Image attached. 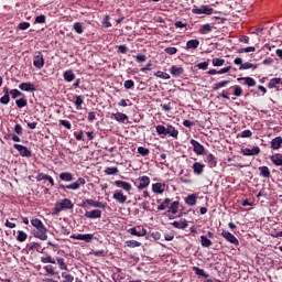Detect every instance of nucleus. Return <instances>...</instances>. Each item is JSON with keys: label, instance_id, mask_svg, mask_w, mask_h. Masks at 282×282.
<instances>
[{"label": "nucleus", "instance_id": "49", "mask_svg": "<svg viewBox=\"0 0 282 282\" xmlns=\"http://www.w3.org/2000/svg\"><path fill=\"white\" fill-rule=\"evenodd\" d=\"M224 63H226V61L221 59V58H214L213 59L214 67H221L224 65Z\"/></svg>", "mask_w": 282, "mask_h": 282}, {"label": "nucleus", "instance_id": "1", "mask_svg": "<svg viewBox=\"0 0 282 282\" xmlns=\"http://www.w3.org/2000/svg\"><path fill=\"white\" fill-rule=\"evenodd\" d=\"M31 224L36 229L34 237L41 239V241H47V227L43 225V221H41L39 218H34L31 220Z\"/></svg>", "mask_w": 282, "mask_h": 282}, {"label": "nucleus", "instance_id": "11", "mask_svg": "<svg viewBox=\"0 0 282 282\" xmlns=\"http://www.w3.org/2000/svg\"><path fill=\"white\" fill-rule=\"evenodd\" d=\"M84 184H86L85 178L79 177L76 182L66 185V188L68 191H78V188H80V186H84Z\"/></svg>", "mask_w": 282, "mask_h": 282}, {"label": "nucleus", "instance_id": "41", "mask_svg": "<svg viewBox=\"0 0 282 282\" xmlns=\"http://www.w3.org/2000/svg\"><path fill=\"white\" fill-rule=\"evenodd\" d=\"M154 76H156L158 78H162L163 80H169V78H171V75H169L167 73H164L162 70H158Z\"/></svg>", "mask_w": 282, "mask_h": 282}, {"label": "nucleus", "instance_id": "10", "mask_svg": "<svg viewBox=\"0 0 282 282\" xmlns=\"http://www.w3.org/2000/svg\"><path fill=\"white\" fill-rule=\"evenodd\" d=\"M191 144L194 149V153H196L197 155H204L205 148L204 145H202V143H199L195 139H192Z\"/></svg>", "mask_w": 282, "mask_h": 282}, {"label": "nucleus", "instance_id": "48", "mask_svg": "<svg viewBox=\"0 0 282 282\" xmlns=\"http://www.w3.org/2000/svg\"><path fill=\"white\" fill-rule=\"evenodd\" d=\"M56 261L61 270H67V264H65V260L63 258H56Z\"/></svg>", "mask_w": 282, "mask_h": 282}, {"label": "nucleus", "instance_id": "31", "mask_svg": "<svg viewBox=\"0 0 282 282\" xmlns=\"http://www.w3.org/2000/svg\"><path fill=\"white\" fill-rule=\"evenodd\" d=\"M187 50H197L199 47V40H189L186 43Z\"/></svg>", "mask_w": 282, "mask_h": 282}, {"label": "nucleus", "instance_id": "15", "mask_svg": "<svg viewBox=\"0 0 282 282\" xmlns=\"http://www.w3.org/2000/svg\"><path fill=\"white\" fill-rule=\"evenodd\" d=\"M151 184V178L149 176H141L139 177V185L138 189L142 191L143 188H147Z\"/></svg>", "mask_w": 282, "mask_h": 282}, {"label": "nucleus", "instance_id": "39", "mask_svg": "<svg viewBox=\"0 0 282 282\" xmlns=\"http://www.w3.org/2000/svg\"><path fill=\"white\" fill-rule=\"evenodd\" d=\"M239 69L240 70H242V69H257V65H254L250 62H246V63L240 65Z\"/></svg>", "mask_w": 282, "mask_h": 282}, {"label": "nucleus", "instance_id": "42", "mask_svg": "<svg viewBox=\"0 0 282 282\" xmlns=\"http://www.w3.org/2000/svg\"><path fill=\"white\" fill-rule=\"evenodd\" d=\"M17 239H18V241L23 243V241H25L28 239V234H25V231L19 230Z\"/></svg>", "mask_w": 282, "mask_h": 282}, {"label": "nucleus", "instance_id": "7", "mask_svg": "<svg viewBox=\"0 0 282 282\" xmlns=\"http://www.w3.org/2000/svg\"><path fill=\"white\" fill-rule=\"evenodd\" d=\"M133 237H147V229L144 227H132L128 230Z\"/></svg>", "mask_w": 282, "mask_h": 282}, {"label": "nucleus", "instance_id": "22", "mask_svg": "<svg viewBox=\"0 0 282 282\" xmlns=\"http://www.w3.org/2000/svg\"><path fill=\"white\" fill-rule=\"evenodd\" d=\"M281 144H282V138L276 137V138L272 139V141H271V149L273 151H279V149H281Z\"/></svg>", "mask_w": 282, "mask_h": 282}, {"label": "nucleus", "instance_id": "60", "mask_svg": "<svg viewBox=\"0 0 282 282\" xmlns=\"http://www.w3.org/2000/svg\"><path fill=\"white\" fill-rule=\"evenodd\" d=\"M59 123L62 127H65V129H72V123L68 120H61Z\"/></svg>", "mask_w": 282, "mask_h": 282}, {"label": "nucleus", "instance_id": "55", "mask_svg": "<svg viewBox=\"0 0 282 282\" xmlns=\"http://www.w3.org/2000/svg\"><path fill=\"white\" fill-rule=\"evenodd\" d=\"M135 85V83L131 79H128L124 82L123 87L124 89H132V87Z\"/></svg>", "mask_w": 282, "mask_h": 282}, {"label": "nucleus", "instance_id": "23", "mask_svg": "<svg viewBox=\"0 0 282 282\" xmlns=\"http://www.w3.org/2000/svg\"><path fill=\"white\" fill-rule=\"evenodd\" d=\"M205 162L208 164L209 169H215V166H217V158L213 154H208Z\"/></svg>", "mask_w": 282, "mask_h": 282}, {"label": "nucleus", "instance_id": "12", "mask_svg": "<svg viewBox=\"0 0 282 282\" xmlns=\"http://www.w3.org/2000/svg\"><path fill=\"white\" fill-rule=\"evenodd\" d=\"M87 219H100L102 217V212L100 209H93L85 213Z\"/></svg>", "mask_w": 282, "mask_h": 282}, {"label": "nucleus", "instance_id": "54", "mask_svg": "<svg viewBox=\"0 0 282 282\" xmlns=\"http://www.w3.org/2000/svg\"><path fill=\"white\" fill-rule=\"evenodd\" d=\"M164 52L165 54H170V56H173V54H177V47H166Z\"/></svg>", "mask_w": 282, "mask_h": 282}, {"label": "nucleus", "instance_id": "14", "mask_svg": "<svg viewBox=\"0 0 282 282\" xmlns=\"http://www.w3.org/2000/svg\"><path fill=\"white\" fill-rule=\"evenodd\" d=\"M242 155L250 156V155H259L261 153V149L259 147H253L252 149H243L241 150Z\"/></svg>", "mask_w": 282, "mask_h": 282}, {"label": "nucleus", "instance_id": "13", "mask_svg": "<svg viewBox=\"0 0 282 282\" xmlns=\"http://www.w3.org/2000/svg\"><path fill=\"white\" fill-rule=\"evenodd\" d=\"M86 203L91 208H102V209L107 208V204H105L102 202L94 200V199H90V198H87Z\"/></svg>", "mask_w": 282, "mask_h": 282}, {"label": "nucleus", "instance_id": "53", "mask_svg": "<svg viewBox=\"0 0 282 282\" xmlns=\"http://www.w3.org/2000/svg\"><path fill=\"white\" fill-rule=\"evenodd\" d=\"M12 98H19V96H23V93H21L19 89H11L9 93Z\"/></svg>", "mask_w": 282, "mask_h": 282}, {"label": "nucleus", "instance_id": "8", "mask_svg": "<svg viewBox=\"0 0 282 282\" xmlns=\"http://www.w3.org/2000/svg\"><path fill=\"white\" fill-rule=\"evenodd\" d=\"M73 239L78 241H86V243H91L94 241V234H78L77 236H72Z\"/></svg>", "mask_w": 282, "mask_h": 282}, {"label": "nucleus", "instance_id": "64", "mask_svg": "<svg viewBox=\"0 0 282 282\" xmlns=\"http://www.w3.org/2000/svg\"><path fill=\"white\" fill-rule=\"evenodd\" d=\"M35 23H45V15L44 14L37 15L35 18Z\"/></svg>", "mask_w": 282, "mask_h": 282}, {"label": "nucleus", "instance_id": "63", "mask_svg": "<svg viewBox=\"0 0 282 282\" xmlns=\"http://www.w3.org/2000/svg\"><path fill=\"white\" fill-rule=\"evenodd\" d=\"M75 105H76L77 109H80V105H83V97L77 96L76 100H75Z\"/></svg>", "mask_w": 282, "mask_h": 282}, {"label": "nucleus", "instance_id": "26", "mask_svg": "<svg viewBox=\"0 0 282 282\" xmlns=\"http://www.w3.org/2000/svg\"><path fill=\"white\" fill-rule=\"evenodd\" d=\"M63 76L66 83H72L76 78V74H74V70L72 69L65 70Z\"/></svg>", "mask_w": 282, "mask_h": 282}, {"label": "nucleus", "instance_id": "5", "mask_svg": "<svg viewBox=\"0 0 282 282\" xmlns=\"http://www.w3.org/2000/svg\"><path fill=\"white\" fill-rule=\"evenodd\" d=\"M14 149L19 151L22 158H32V152L25 145H21L19 143L13 144Z\"/></svg>", "mask_w": 282, "mask_h": 282}, {"label": "nucleus", "instance_id": "6", "mask_svg": "<svg viewBox=\"0 0 282 282\" xmlns=\"http://www.w3.org/2000/svg\"><path fill=\"white\" fill-rule=\"evenodd\" d=\"M193 14H207L210 15L213 14V8L208 6H200V8H194L192 9Z\"/></svg>", "mask_w": 282, "mask_h": 282}, {"label": "nucleus", "instance_id": "57", "mask_svg": "<svg viewBox=\"0 0 282 282\" xmlns=\"http://www.w3.org/2000/svg\"><path fill=\"white\" fill-rule=\"evenodd\" d=\"M14 132H15L18 135H23V127H21V124H15V126H14Z\"/></svg>", "mask_w": 282, "mask_h": 282}, {"label": "nucleus", "instance_id": "28", "mask_svg": "<svg viewBox=\"0 0 282 282\" xmlns=\"http://www.w3.org/2000/svg\"><path fill=\"white\" fill-rule=\"evenodd\" d=\"M185 204H187V206H195V204H197V195L196 194L188 195L185 198Z\"/></svg>", "mask_w": 282, "mask_h": 282}, {"label": "nucleus", "instance_id": "62", "mask_svg": "<svg viewBox=\"0 0 282 282\" xmlns=\"http://www.w3.org/2000/svg\"><path fill=\"white\" fill-rule=\"evenodd\" d=\"M18 28L19 30H28L30 28V22H21Z\"/></svg>", "mask_w": 282, "mask_h": 282}, {"label": "nucleus", "instance_id": "17", "mask_svg": "<svg viewBox=\"0 0 282 282\" xmlns=\"http://www.w3.org/2000/svg\"><path fill=\"white\" fill-rule=\"evenodd\" d=\"M19 89H21V91H36V86L32 83H22L19 85Z\"/></svg>", "mask_w": 282, "mask_h": 282}, {"label": "nucleus", "instance_id": "3", "mask_svg": "<svg viewBox=\"0 0 282 282\" xmlns=\"http://www.w3.org/2000/svg\"><path fill=\"white\" fill-rule=\"evenodd\" d=\"M74 209V203H72L68 198H64L59 203L55 205V215H58L61 210H72Z\"/></svg>", "mask_w": 282, "mask_h": 282}, {"label": "nucleus", "instance_id": "16", "mask_svg": "<svg viewBox=\"0 0 282 282\" xmlns=\"http://www.w3.org/2000/svg\"><path fill=\"white\" fill-rule=\"evenodd\" d=\"M112 197L118 204L127 203V196L124 194H122V192H120V191L115 192Z\"/></svg>", "mask_w": 282, "mask_h": 282}, {"label": "nucleus", "instance_id": "59", "mask_svg": "<svg viewBox=\"0 0 282 282\" xmlns=\"http://www.w3.org/2000/svg\"><path fill=\"white\" fill-rule=\"evenodd\" d=\"M240 138H252V131L245 130L241 132Z\"/></svg>", "mask_w": 282, "mask_h": 282}, {"label": "nucleus", "instance_id": "20", "mask_svg": "<svg viewBox=\"0 0 282 282\" xmlns=\"http://www.w3.org/2000/svg\"><path fill=\"white\" fill-rule=\"evenodd\" d=\"M192 169L195 175H202V173H204L205 165L199 162H195Z\"/></svg>", "mask_w": 282, "mask_h": 282}, {"label": "nucleus", "instance_id": "35", "mask_svg": "<svg viewBox=\"0 0 282 282\" xmlns=\"http://www.w3.org/2000/svg\"><path fill=\"white\" fill-rule=\"evenodd\" d=\"M153 193H156L158 195H162L164 193V189L162 188V183H155L152 185Z\"/></svg>", "mask_w": 282, "mask_h": 282}, {"label": "nucleus", "instance_id": "30", "mask_svg": "<svg viewBox=\"0 0 282 282\" xmlns=\"http://www.w3.org/2000/svg\"><path fill=\"white\" fill-rule=\"evenodd\" d=\"M180 210V202L175 200L171 203L170 209L167 213H172V215H177V212Z\"/></svg>", "mask_w": 282, "mask_h": 282}, {"label": "nucleus", "instance_id": "38", "mask_svg": "<svg viewBox=\"0 0 282 282\" xmlns=\"http://www.w3.org/2000/svg\"><path fill=\"white\" fill-rule=\"evenodd\" d=\"M73 30H75L77 34H83L85 32V29H83V24L80 22H75Z\"/></svg>", "mask_w": 282, "mask_h": 282}, {"label": "nucleus", "instance_id": "33", "mask_svg": "<svg viewBox=\"0 0 282 282\" xmlns=\"http://www.w3.org/2000/svg\"><path fill=\"white\" fill-rule=\"evenodd\" d=\"M113 116H115V120H117V122H124V120H129V117L122 112H117Z\"/></svg>", "mask_w": 282, "mask_h": 282}, {"label": "nucleus", "instance_id": "29", "mask_svg": "<svg viewBox=\"0 0 282 282\" xmlns=\"http://www.w3.org/2000/svg\"><path fill=\"white\" fill-rule=\"evenodd\" d=\"M59 180H62V182H73L74 175L69 172H64L59 174Z\"/></svg>", "mask_w": 282, "mask_h": 282}, {"label": "nucleus", "instance_id": "25", "mask_svg": "<svg viewBox=\"0 0 282 282\" xmlns=\"http://www.w3.org/2000/svg\"><path fill=\"white\" fill-rule=\"evenodd\" d=\"M271 162L275 166H282V154L281 153H275V154L271 155Z\"/></svg>", "mask_w": 282, "mask_h": 282}, {"label": "nucleus", "instance_id": "4", "mask_svg": "<svg viewBox=\"0 0 282 282\" xmlns=\"http://www.w3.org/2000/svg\"><path fill=\"white\" fill-rule=\"evenodd\" d=\"M33 65L36 69H43L45 65V58L43 57V53L41 51L35 52Z\"/></svg>", "mask_w": 282, "mask_h": 282}, {"label": "nucleus", "instance_id": "46", "mask_svg": "<svg viewBox=\"0 0 282 282\" xmlns=\"http://www.w3.org/2000/svg\"><path fill=\"white\" fill-rule=\"evenodd\" d=\"M44 270L47 274H51V276H56V274H58V272L54 271V267L50 264L44 267Z\"/></svg>", "mask_w": 282, "mask_h": 282}, {"label": "nucleus", "instance_id": "36", "mask_svg": "<svg viewBox=\"0 0 282 282\" xmlns=\"http://www.w3.org/2000/svg\"><path fill=\"white\" fill-rule=\"evenodd\" d=\"M171 206V198H165L158 207V210H166Z\"/></svg>", "mask_w": 282, "mask_h": 282}, {"label": "nucleus", "instance_id": "50", "mask_svg": "<svg viewBox=\"0 0 282 282\" xmlns=\"http://www.w3.org/2000/svg\"><path fill=\"white\" fill-rule=\"evenodd\" d=\"M41 263H56V261L51 256H46L41 258Z\"/></svg>", "mask_w": 282, "mask_h": 282}, {"label": "nucleus", "instance_id": "19", "mask_svg": "<svg viewBox=\"0 0 282 282\" xmlns=\"http://www.w3.org/2000/svg\"><path fill=\"white\" fill-rule=\"evenodd\" d=\"M115 185L118 188H123V191H127V193H129V191H131V188H132L131 183H127L124 181H116Z\"/></svg>", "mask_w": 282, "mask_h": 282}, {"label": "nucleus", "instance_id": "45", "mask_svg": "<svg viewBox=\"0 0 282 282\" xmlns=\"http://www.w3.org/2000/svg\"><path fill=\"white\" fill-rule=\"evenodd\" d=\"M106 175H118L119 170L118 167H107L105 170Z\"/></svg>", "mask_w": 282, "mask_h": 282}, {"label": "nucleus", "instance_id": "61", "mask_svg": "<svg viewBox=\"0 0 282 282\" xmlns=\"http://www.w3.org/2000/svg\"><path fill=\"white\" fill-rule=\"evenodd\" d=\"M196 67H198V69H208V62H202L199 64L196 65Z\"/></svg>", "mask_w": 282, "mask_h": 282}, {"label": "nucleus", "instance_id": "34", "mask_svg": "<svg viewBox=\"0 0 282 282\" xmlns=\"http://www.w3.org/2000/svg\"><path fill=\"white\" fill-rule=\"evenodd\" d=\"M200 243L203 248H210V246H213V241H210L206 236H200Z\"/></svg>", "mask_w": 282, "mask_h": 282}, {"label": "nucleus", "instance_id": "32", "mask_svg": "<svg viewBox=\"0 0 282 282\" xmlns=\"http://www.w3.org/2000/svg\"><path fill=\"white\" fill-rule=\"evenodd\" d=\"M227 85H230V80H223V82L216 83V84H214L213 89H214V91H217V90L226 87Z\"/></svg>", "mask_w": 282, "mask_h": 282}, {"label": "nucleus", "instance_id": "58", "mask_svg": "<svg viewBox=\"0 0 282 282\" xmlns=\"http://www.w3.org/2000/svg\"><path fill=\"white\" fill-rule=\"evenodd\" d=\"M48 177H50V175H47V174L39 173L35 178L37 182H41L43 180H47Z\"/></svg>", "mask_w": 282, "mask_h": 282}, {"label": "nucleus", "instance_id": "27", "mask_svg": "<svg viewBox=\"0 0 282 282\" xmlns=\"http://www.w3.org/2000/svg\"><path fill=\"white\" fill-rule=\"evenodd\" d=\"M172 226L174 228H178V230H185V228H188V221L186 220L173 221Z\"/></svg>", "mask_w": 282, "mask_h": 282}, {"label": "nucleus", "instance_id": "40", "mask_svg": "<svg viewBox=\"0 0 282 282\" xmlns=\"http://www.w3.org/2000/svg\"><path fill=\"white\" fill-rule=\"evenodd\" d=\"M126 246L128 248H140V246H142V243L138 242L137 240H127Z\"/></svg>", "mask_w": 282, "mask_h": 282}, {"label": "nucleus", "instance_id": "44", "mask_svg": "<svg viewBox=\"0 0 282 282\" xmlns=\"http://www.w3.org/2000/svg\"><path fill=\"white\" fill-rule=\"evenodd\" d=\"M194 272H196V274L198 276H204L205 279H208V274L204 271V269H199L198 267H193Z\"/></svg>", "mask_w": 282, "mask_h": 282}, {"label": "nucleus", "instance_id": "18", "mask_svg": "<svg viewBox=\"0 0 282 282\" xmlns=\"http://www.w3.org/2000/svg\"><path fill=\"white\" fill-rule=\"evenodd\" d=\"M170 74H172V76H174V78H180V76H182V74H184V68L177 67V66H172L170 68Z\"/></svg>", "mask_w": 282, "mask_h": 282}, {"label": "nucleus", "instance_id": "47", "mask_svg": "<svg viewBox=\"0 0 282 282\" xmlns=\"http://www.w3.org/2000/svg\"><path fill=\"white\" fill-rule=\"evenodd\" d=\"M138 153H140V155H142L143 158L149 155L150 150L148 148L144 147H139L138 148Z\"/></svg>", "mask_w": 282, "mask_h": 282}, {"label": "nucleus", "instance_id": "24", "mask_svg": "<svg viewBox=\"0 0 282 282\" xmlns=\"http://www.w3.org/2000/svg\"><path fill=\"white\" fill-rule=\"evenodd\" d=\"M238 82L243 80L245 85H248V87H254L257 85V80L252 77H239L237 78Z\"/></svg>", "mask_w": 282, "mask_h": 282}, {"label": "nucleus", "instance_id": "56", "mask_svg": "<svg viewBox=\"0 0 282 282\" xmlns=\"http://www.w3.org/2000/svg\"><path fill=\"white\" fill-rule=\"evenodd\" d=\"M1 105H8L10 102V95H4L0 98Z\"/></svg>", "mask_w": 282, "mask_h": 282}, {"label": "nucleus", "instance_id": "51", "mask_svg": "<svg viewBox=\"0 0 282 282\" xmlns=\"http://www.w3.org/2000/svg\"><path fill=\"white\" fill-rule=\"evenodd\" d=\"M62 276H63V279H65L64 282H73L74 281V275L68 274L66 272H63Z\"/></svg>", "mask_w": 282, "mask_h": 282}, {"label": "nucleus", "instance_id": "9", "mask_svg": "<svg viewBox=\"0 0 282 282\" xmlns=\"http://www.w3.org/2000/svg\"><path fill=\"white\" fill-rule=\"evenodd\" d=\"M221 235H223L224 239L229 241V243H232L234 246H239V240L237 239V237H235V235H232L226 230H223Z\"/></svg>", "mask_w": 282, "mask_h": 282}, {"label": "nucleus", "instance_id": "2", "mask_svg": "<svg viewBox=\"0 0 282 282\" xmlns=\"http://www.w3.org/2000/svg\"><path fill=\"white\" fill-rule=\"evenodd\" d=\"M155 131L161 138H166V135H170V138L177 140V135H180V131H177V129L171 124H166V127L159 124L155 127Z\"/></svg>", "mask_w": 282, "mask_h": 282}, {"label": "nucleus", "instance_id": "52", "mask_svg": "<svg viewBox=\"0 0 282 282\" xmlns=\"http://www.w3.org/2000/svg\"><path fill=\"white\" fill-rule=\"evenodd\" d=\"M241 94H243V89H241V86H234V96H241Z\"/></svg>", "mask_w": 282, "mask_h": 282}, {"label": "nucleus", "instance_id": "21", "mask_svg": "<svg viewBox=\"0 0 282 282\" xmlns=\"http://www.w3.org/2000/svg\"><path fill=\"white\" fill-rule=\"evenodd\" d=\"M259 172L260 176L264 177L265 180H270V177H272V174L270 173V167L268 166H260Z\"/></svg>", "mask_w": 282, "mask_h": 282}, {"label": "nucleus", "instance_id": "43", "mask_svg": "<svg viewBox=\"0 0 282 282\" xmlns=\"http://www.w3.org/2000/svg\"><path fill=\"white\" fill-rule=\"evenodd\" d=\"M15 105L19 109H23V107H28V100L25 98L18 99Z\"/></svg>", "mask_w": 282, "mask_h": 282}, {"label": "nucleus", "instance_id": "37", "mask_svg": "<svg viewBox=\"0 0 282 282\" xmlns=\"http://www.w3.org/2000/svg\"><path fill=\"white\" fill-rule=\"evenodd\" d=\"M208 32H213V25L210 24H204L200 29H199V33L200 34H208Z\"/></svg>", "mask_w": 282, "mask_h": 282}]
</instances>
